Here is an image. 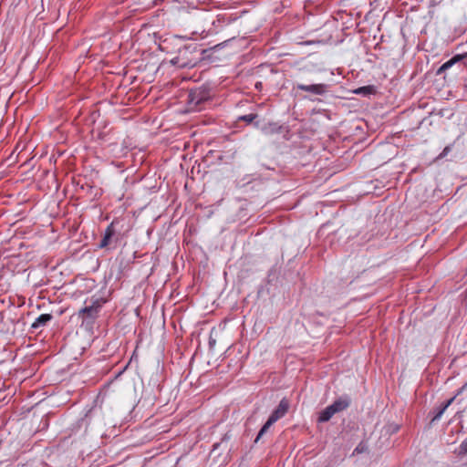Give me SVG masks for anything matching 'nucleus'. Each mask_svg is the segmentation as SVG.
I'll use <instances>...</instances> for the list:
<instances>
[{"instance_id":"nucleus-11","label":"nucleus","mask_w":467,"mask_h":467,"mask_svg":"<svg viewBox=\"0 0 467 467\" xmlns=\"http://www.w3.org/2000/svg\"><path fill=\"white\" fill-rule=\"evenodd\" d=\"M257 118V114L255 113H250V114H247V115H243V116H240L239 117V120H243V121H245L247 123H254V125L256 127V128H259V122H254V120Z\"/></svg>"},{"instance_id":"nucleus-15","label":"nucleus","mask_w":467,"mask_h":467,"mask_svg":"<svg viewBox=\"0 0 467 467\" xmlns=\"http://www.w3.org/2000/svg\"><path fill=\"white\" fill-rule=\"evenodd\" d=\"M460 456L467 454V440L463 441L456 451Z\"/></svg>"},{"instance_id":"nucleus-2","label":"nucleus","mask_w":467,"mask_h":467,"mask_svg":"<svg viewBox=\"0 0 467 467\" xmlns=\"http://www.w3.org/2000/svg\"><path fill=\"white\" fill-rule=\"evenodd\" d=\"M349 403L348 400L339 399L320 411L318 416L319 422L328 421L335 414L346 410Z\"/></svg>"},{"instance_id":"nucleus-1","label":"nucleus","mask_w":467,"mask_h":467,"mask_svg":"<svg viewBox=\"0 0 467 467\" xmlns=\"http://www.w3.org/2000/svg\"><path fill=\"white\" fill-rule=\"evenodd\" d=\"M210 98V90L207 88L200 87L189 91L187 102L192 109L201 110L202 105Z\"/></svg>"},{"instance_id":"nucleus-5","label":"nucleus","mask_w":467,"mask_h":467,"mask_svg":"<svg viewBox=\"0 0 467 467\" xmlns=\"http://www.w3.org/2000/svg\"><path fill=\"white\" fill-rule=\"evenodd\" d=\"M297 89L313 93L315 95H323L327 92V85L326 84H312V85H305V84H297Z\"/></svg>"},{"instance_id":"nucleus-12","label":"nucleus","mask_w":467,"mask_h":467,"mask_svg":"<svg viewBox=\"0 0 467 467\" xmlns=\"http://www.w3.org/2000/svg\"><path fill=\"white\" fill-rule=\"evenodd\" d=\"M274 423L272 421H270L269 420H266V422L263 425V427L261 428V430L259 431L256 438H255V441L254 442H258L261 438L264 436V434L270 429V427L273 425Z\"/></svg>"},{"instance_id":"nucleus-17","label":"nucleus","mask_w":467,"mask_h":467,"mask_svg":"<svg viewBox=\"0 0 467 467\" xmlns=\"http://www.w3.org/2000/svg\"><path fill=\"white\" fill-rule=\"evenodd\" d=\"M115 234V229L113 223H111L106 229L104 235L109 236V238H112V236Z\"/></svg>"},{"instance_id":"nucleus-7","label":"nucleus","mask_w":467,"mask_h":467,"mask_svg":"<svg viewBox=\"0 0 467 467\" xmlns=\"http://www.w3.org/2000/svg\"><path fill=\"white\" fill-rule=\"evenodd\" d=\"M467 57V53L463 54V55H456L454 56L453 57H451L450 60L446 61L445 63H443L437 70L436 72V75L439 76V75H441L442 73H444L446 70H448L449 68H451L454 64L460 62L463 57Z\"/></svg>"},{"instance_id":"nucleus-22","label":"nucleus","mask_w":467,"mask_h":467,"mask_svg":"<svg viewBox=\"0 0 467 467\" xmlns=\"http://www.w3.org/2000/svg\"><path fill=\"white\" fill-rule=\"evenodd\" d=\"M216 340L213 337L209 338V346L210 348H213L215 345Z\"/></svg>"},{"instance_id":"nucleus-3","label":"nucleus","mask_w":467,"mask_h":467,"mask_svg":"<svg viewBox=\"0 0 467 467\" xmlns=\"http://www.w3.org/2000/svg\"><path fill=\"white\" fill-rule=\"evenodd\" d=\"M105 303L106 300L104 298H96L90 306H87L78 311V317L84 319L95 320Z\"/></svg>"},{"instance_id":"nucleus-16","label":"nucleus","mask_w":467,"mask_h":467,"mask_svg":"<svg viewBox=\"0 0 467 467\" xmlns=\"http://www.w3.org/2000/svg\"><path fill=\"white\" fill-rule=\"evenodd\" d=\"M467 384H464L456 393V395H454L452 398H451L450 400H448L445 404L446 406H450L455 400L456 398L463 391V389L466 388Z\"/></svg>"},{"instance_id":"nucleus-4","label":"nucleus","mask_w":467,"mask_h":467,"mask_svg":"<svg viewBox=\"0 0 467 467\" xmlns=\"http://www.w3.org/2000/svg\"><path fill=\"white\" fill-rule=\"evenodd\" d=\"M290 407L289 400L286 398H283L278 406L274 410V411L269 416L268 420L273 423L276 422L278 420L283 418L288 411Z\"/></svg>"},{"instance_id":"nucleus-20","label":"nucleus","mask_w":467,"mask_h":467,"mask_svg":"<svg viewBox=\"0 0 467 467\" xmlns=\"http://www.w3.org/2000/svg\"><path fill=\"white\" fill-rule=\"evenodd\" d=\"M355 131L356 132L354 133V135H358V133H363V129H362V126L360 123H358L355 126ZM352 136H353V133H352Z\"/></svg>"},{"instance_id":"nucleus-6","label":"nucleus","mask_w":467,"mask_h":467,"mask_svg":"<svg viewBox=\"0 0 467 467\" xmlns=\"http://www.w3.org/2000/svg\"><path fill=\"white\" fill-rule=\"evenodd\" d=\"M361 455V460H364L365 463L370 461L368 447L366 442L361 441L352 451V456Z\"/></svg>"},{"instance_id":"nucleus-19","label":"nucleus","mask_w":467,"mask_h":467,"mask_svg":"<svg viewBox=\"0 0 467 467\" xmlns=\"http://www.w3.org/2000/svg\"><path fill=\"white\" fill-rule=\"evenodd\" d=\"M110 239L109 236L104 235L99 243V247L104 248L109 244Z\"/></svg>"},{"instance_id":"nucleus-8","label":"nucleus","mask_w":467,"mask_h":467,"mask_svg":"<svg viewBox=\"0 0 467 467\" xmlns=\"http://www.w3.org/2000/svg\"><path fill=\"white\" fill-rule=\"evenodd\" d=\"M262 132L265 135H273L276 133L282 132L283 126L279 125L276 122H268L262 127L259 126Z\"/></svg>"},{"instance_id":"nucleus-14","label":"nucleus","mask_w":467,"mask_h":467,"mask_svg":"<svg viewBox=\"0 0 467 467\" xmlns=\"http://www.w3.org/2000/svg\"><path fill=\"white\" fill-rule=\"evenodd\" d=\"M171 62L174 64V65H177L178 67H193L194 66V63H192V62H181L180 61V57H177L175 58H173L171 60Z\"/></svg>"},{"instance_id":"nucleus-21","label":"nucleus","mask_w":467,"mask_h":467,"mask_svg":"<svg viewBox=\"0 0 467 467\" xmlns=\"http://www.w3.org/2000/svg\"><path fill=\"white\" fill-rule=\"evenodd\" d=\"M450 150H451V147L450 146L445 147L443 151L441 154V157L446 156L449 153Z\"/></svg>"},{"instance_id":"nucleus-10","label":"nucleus","mask_w":467,"mask_h":467,"mask_svg":"<svg viewBox=\"0 0 467 467\" xmlns=\"http://www.w3.org/2000/svg\"><path fill=\"white\" fill-rule=\"evenodd\" d=\"M352 93L363 97H369L377 93V87L374 85L359 87L358 88L352 89Z\"/></svg>"},{"instance_id":"nucleus-9","label":"nucleus","mask_w":467,"mask_h":467,"mask_svg":"<svg viewBox=\"0 0 467 467\" xmlns=\"http://www.w3.org/2000/svg\"><path fill=\"white\" fill-rule=\"evenodd\" d=\"M52 319L53 316L51 314H42L36 317L34 323L31 325V329L36 330L40 327H46Z\"/></svg>"},{"instance_id":"nucleus-24","label":"nucleus","mask_w":467,"mask_h":467,"mask_svg":"<svg viewBox=\"0 0 467 467\" xmlns=\"http://www.w3.org/2000/svg\"><path fill=\"white\" fill-rule=\"evenodd\" d=\"M399 429L398 426L393 427V431H397Z\"/></svg>"},{"instance_id":"nucleus-13","label":"nucleus","mask_w":467,"mask_h":467,"mask_svg":"<svg viewBox=\"0 0 467 467\" xmlns=\"http://www.w3.org/2000/svg\"><path fill=\"white\" fill-rule=\"evenodd\" d=\"M274 423L272 421H270L269 420H266V422L263 425V427L261 428V430L259 431L256 438H255V441L254 442H258L261 438L264 436V434L270 429V427L273 425Z\"/></svg>"},{"instance_id":"nucleus-23","label":"nucleus","mask_w":467,"mask_h":467,"mask_svg":"<svg viewBox=\"0 0 467 467\" xmlns=\"http://www.w3.org/2000/svg\"><path fill=\"white\" fill-rule=\"evenodd\" d=\"M448 406H446V404H442L440 409L442 410V411L444 412L446 410H447Z\"/></svg>"},{"instance_id":"nucleus-18","label":"nucleus","mask_w":467,"mask_h":467,"mask_svg":"<svg viewBox=\"0 0 467 467\" xmlns=\"http://www.w3.org/2000/svg\"><path fill=\"white\" fill-rule=\"evenodd\" d=\"M443 413H444V412L442 411V410H441L440 408H439V409H437V410L434 411V415H433V417H432V419H431V421L433 422V421L439 420L441 418V416H442V414H443Z\"/></svg>"}]
</instances>
